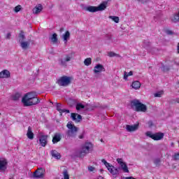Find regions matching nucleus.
<instances>
[{"label": "nucleus", "mask_w": 179, "mask_h": 179, "mask_svg": "<svg viewBox=\"0 0 179 179\" xmlns=\"http://www.w3.org/2000/svg\"><path fill=\"white\" fill-rule=\"evenodd\" d=\"M27 136L28 139H30L31 141H33V139H34V133H33V131L31 130V127H28Z\"/></svg>", "instance_id": "obj_17"}, {"label": "nucleus", "mask_w": 179, "mask_h": 179, "mask_svg": "<svg viewBox=\"0 0 179 179\" xmlns=\"http://www.w3.org/2000/svg\"><path fill=\"white\" fill-rule=\"evenodd\" d=\"M117 162L118 164H120V166H121L122 170L124 171V173H129V170H128V166H127V164H125V162L122 161V159L118 158L117 159Z\"/></svg>", "instance_id": "obj_13"}, {"label": "nucleus", "mask_w": 179, "mask_h": 179, "mask_svg": "<svg viewBox=\"0 0 179 179\" xmlns=\"http://www.w3.org/2000/svg\"><path fill=\"white\" fill-rule=\"evenodd\" d=\"M94 166H88L89 171H94Z\"/></svg>", "instance_id": "obj_41"}, {"label": "nucleus", "mask_w": 179, "mask_h": 179, "mask_svg": "<svg viewBox=\"0 0 179 179\" xmlns=\"http://www.w3.org/2000/svg\"><path fill=\"white\" fill-rule=\"evenodd\" d=\"M62 37L65 43H68V41L71 38V33H69V31H66L65 34H63Z\"/></svg>", "instance_id": "obj_21"}, {"label": "nucleus", "mask_w": 179, "mask_h": 179, "mask_svg": "<svg viewBox=\"0 0 179 179\" xmlns=\"http://www.w3.org/2000/svg\"><path fill=\"white\" fill-rule=\"evenodd\" d=\"M61 106H62V104L61 103H57V111H61Z\"/></svg>", "instance_id": "obj_39"}, {"label": "nucleus", "mask_w": 179, "mask_h": 179, "mask_svg": "<svg viewBox=\"0 0 179 179\" xmlns=\"http://www.w3.org/2000/svg\"><path fill=\"white\" fill-rule=\"evenodd\" d=\"M84 136H85V134H83L79 136V138L80 139H83Z\"/></svg>", "instance_id": "obj_45"}, {"label": "nucleus", "mask_w": 179, "mask_h": 179, "mask_svg": "<svg viewBox=\"0 0 179 179\" xmlns=\"http://www.w3.org/2000/svg\"><path fill=\"white\" fill-rule=\"evenodd\" d=\"M61 134L59 133H55L53 138H52V143L55 144V143H58V142H60L61 141Z\"/></svg>", "instance_id": "obj_16"}, {"label": "nucleus", "mask_w": 179, "mask_h": 179, "mask_svg": "<svg viewBox=\"0 0 179 179\" xmlns=\"http://www.w3.org/2000/svg\"><path fill=\"white\" fill-rule=\"evenodd\" d=\"M171 146H174V143H171Z\"/></svg>", "instance_id": "obj_51"}, {"label": "nucleus", "mask_w": 179, "mask_h": 179, "mask_svg": "<svg viewBox=\"0 0 179 179\" xmlns=\"http://www.w3.org/2000/svg\"><path fill=\"white\" fill-rule=\"evenodd\" d=\"M19 38L20 43H22V41H24V40L26 39V36H24V32L23 31H20Z\"/></svg>", "instance_id": "obj_26"}, {"label": "nucleus", "mask_w": 179, "mask_h": 179, "mask_svg": "<svg viewBox=\"0 0 179 179\" xmlns=\"http://www.w3.org/2000/svg\"><path fill=\"white\" fill-rule=\"evenodd\" d=\"M108 57H120V55L115 53L113 52H108Z\"/></svg>", "instance_id": "obj_33"}, {"label": "nucleus", "mask_w": 179, "mask_h": 179, "mask_svg": "<svg viewBox=\"0 0 179 179\" xmlns=\"http://www.w3.org/2000/svg\"><path fill=\"white\" fill-rule=\"evenodd\" d=\"M59 113H60V114H62V113H66V114H69L70 111L67 109H61Z\"/></svg>", "instance_id": "obj_37"}, {"label": "nucleus", "mask_w": 179, "mask_h": 179, "mask_svg": "<svg viewBox=\"0 0 179 179\" xmlns=\"http://www.w3.org/2000/svg\"><path fill=\"white\" fill-rule=\"evenodd\" d=\"M106 8H107V2H103L97 7L90 6L85 8V10H87V12H91V13H94L96 12L104 10Z\"/></svg>", "instance_id": "obj_5"}, {"label": "nucleus", "mask_w": 179, "mask_h": 179, "mask_svg": "<svg viewBox=\"0 0 179 179\" xmlns=\"http://www.w3.org/2000/svg\"><path fill=\"white\" fill-rule=\"evenodd\" d=\"M44 176H45V169L38 168L34 172V178H44Z\"/></svg>", "instance_id": "obj_9"}, {"label": "nucleus", "mask_w": 179, "mask_h": 179, "mask_svg": "<svg viewBox=\"0 0 179 179\" xmlns=\"http://www.w3.org/2000/svg\"><path fill=\"white\" fill-rule=\"evenodd\" d=\"M71 117L73 121H75L76 122H80V121L82 120V115L78 113H71Z\"/></svg>", "instance_id": "obj_14"}, {"label": "nucleus", "mask_w": 179, "mask_h": 179, "mask_svg": "<svg viewBox=\"0 0 179 179\" xmlns=\"http://www.w3.org/2000/svg\"><path fill=\"white\" fill-rule=\"evenodd\" d=\"M50 40L53 43V44H55V43H58V38L57 34H53L52 37L50 38Z\"/></svg>", "instance_id": "obj_27"}, {"label": "nucleus", "mask_w": 179, "mask_h": 179, "mask_svg": "<svg viewBox=\"0 0 179 179\" xmlns=\"http://www.w3.org/2000/svg\"><path fill=\"white\" fill-rule=\"evenodd\" d=\"M123 179H136V178L132 176H129V177L123 178Z\"/></svg>", "instance_id": "obj_44"}, {"label": "nucleus", "mask_w": 179, "mask_h": 179, "mask_svg": "<svg viewBox=\"0 0 179 179\" xmlns=\"http://www.w3.org/2000/svg\"><path fill=\"white\" fill-rule=\"evenodd\" d=\"M20 9H22V6L18 5L17 6L15 7L14 8V12H15L16 13H17V12H20Z\"/></svg>", "instance_id": "obj_35"}, {"label": "nucleus", "mask_w": 179, "mask_h": 179, "mask_svg": "<svg viewBox=\"0 0 179 179\" xmlns=\"http://www.w3.org/2000/svg\"><path fill=\"white\" fill-rule=\"evenodd\" d=\"M131 106L135 107V110L137 112L146 113L148 108L146 106L141 103L138 100H134L131 101Z\"/></svg>", "instance_id": "obj_3"}, {"label": "nucleus", "mask_w": 179, "mask_h": 179, "mask_svg": "<svg viewBox=\"0 0 179 179\" xmlns=\"http://www.w3.org/2000/svg\"><path fill=\"white\" fill-rule=\"evenodd\" d=\"M0 78H10V72L8 70H4L0 72Z\"/></svg>", "instance_id": "obj_18"}, {"label": "nucleus", "mask_w": 179, "mask_h": 179, "mask_svg": "<svg viewBox=\"0 0 179 179\" xmlns=\"http://www.w3.org/2000/svg\"><path fill=\"white\" fill-rule=\"evenodd\" d=\"M0 115H1V113H0Z\"/></svg>", "instance_id": "obj_52"}, {"label": "nucleus", "mask_w": 179, "mask_h": 179, "mask_svg": "<svg viewBox=\"0 0 179 179\" xmlns=\"http://www.w3.org/2000/svg\"><path fill=\"white\" fill-rule=\"evenodd\" d=\"M20 43V46L22 48V50H27L30 45V42L29 41H22Z\"/></svg>", "instance_id": "obj_19"}, {"label": "nucleus", "mask_w": 179, "mask_h": 179, "mask_svg": "<svg viewBox=\"0 0 179 179\" xmlns=\"http://www.w3.org/2000/svg\"><path fill=\"white\" fill-rule=\"evenodd\" d=\"M71 59H72V57L69 56H66L65 59H60L61 65H62V66H66V62H69Z\"/></svg>", "instance_id": "obj_22"}, {"label": "nucleus", "mask_w": 179, "mask_h": 179, "mask_svg": "<svg viewBox=\"0 0 179 179\" xmlns=\"http://www.w3.org/2000/svg\"><path fill=\"white\" fill-rule=\"evenodd\" d=\"M162 71H164V72H167V71H170V69L169 67L163 66Z\"/></svg>", "instance_id": "obj_38"}, {"label": "nucleus", "mask_w": 179, "mask_h": 179, "mask_svg": "<svg viewBox=\"0 0 179 179\" xmlns=\"http://www.w3.org/2000/svg\"><path fill=\"white\" fill-rule=\"evenodd\" d=\"M64 27H62V28H60V29H59V31H60V33H62V31H64Z\"/></svg>", "instance_id": "obj_47"}, {"label": "nucleus", "mask_w": 179, "mask_h": 179, "mask_svg": "<svg viewBox=\"0 0 179 179\" xmlns=\"http://www.w3.org/2000/svg\"><path fill=\"white\" fill-rule=\"evenodd\" d=\"M177 103H179V99H176Z\"/></svg>", "instance_id": "obj_50"}, {"label": "nucleus", "mask_w": 179, "mask_h": 179, "mask_svg": "<svg viewBox=\"0 0 179 179\" xmlns=\"http://www.w3.org/2000/svg\"><path fill=\"white\" fill-rule=\"evenodd\" d=\"M139 128V124H134V125H127L126 129L128 131V132H134V131H136Z\"/></svg>", "instance_id": "obj_15"}, {"label": "nucleus", "mask_w": 179, "mask_h": 179, "mask_svg": "<svg viewBox=\"0 0 179 179\" xmlns=\"http://www.w3.org/2000/svg\"><path fill=\"white\" fill-rule=\"evenodd\" d=\"M164 92L160 91L154 94L155 97H160L161 96H163Z\"/></svg>", "instance_id": "obj_36"}, {"label": "nucleus", "mask_w": 179, "mask_h": 179, "mask_svg": "<svg viewBox=\"0 0 179 179\" xmlns=\"http://www.w3.org/2000/svg\"><path fill=\"white\" fill-rule=\"evenodd\" d=\"M51 155H52V157L57 159V160H59V159H61V154H59L55 150L51 151Z\"/></svg>", "instance_id": "obj_23"}, {"label": "nucleus", "mask_w": 179, "mask_h": 179, "mask_svg": "<svg viewBox=\"0 0 179 179\" xmlns=\"http://www.w3.org/2000/svg\"><path fill=\"white\" fill-rule=\"evenodd\" d=\"M101 162H102V163H103V164L106 166V167H107L108 171L110 172V174L114 176L115 178L118 176V174H120V171H119L120 168L116 169L113 165H110V163L107 162V161H106V159H102Z\"/></svg>", "instance_id": "obj_6"}, {"label": "nucleus", "mask_w": 179, "mask_h": 179, "mask_svg": "<svg viewBox=\"0 0 179 179\" xmlns=\"http://www.w3.org/2000/svg\"><path fill=\"white\" fill-rule=\"evenodd\" d=\"M12 99L14 101H17V100H19L20 99V94L17 93V94L13 95Z\"/></svg>", "instance_id": "obj_31"}, {"label": "nucleus", "mask_w": 179, "mask_h": 179, "mask_svg": "<svg viewBox=\"0 0 179 179\" xmlns=\"http://www.w3.org/2000/svg\"><path fill=\"white\" fill-rule=\"evenodd\" d=\"M11 36H12V34H10V33L7 34V35H6V38H7L8 40H9V38H10Z\"/></svg>", "instance_id": "obj_42"}, {"label": "nucleus", "mask_w": 179, "mask_h": 179, "mask_svg": "<svg viewBox=\"0 0 179 179\" xmlns=\"http://www.w3.org/2000/svg\"><path fill=\"white\" fill-rule=\"evenodd\" d=\"M66 127L68 128L66 135L70 138H75L78 134V131H79V128L76 127L75 124H72L71 122H68Z\"/></svg>", "instance_id": "obj_2"}, {"label": "nucleus", "mask_w": 179, "mask_h": 179, "mask_svg": "<svg viewBox=\"0 0 179 179\" xmlns=\"http://www.w3.org/2000/svg\"><path fill=\"white\" fill-rule=\"evenodd\" d=\"M85 108V105L82 104V103H78L76 105V110H82Z\"/></svg>", "instance_id": "obj_34"}, {"label": "nucleus", "mask_w": 179, "mask_h": 179, "mask_svg": "<svg viewBox=\"0 0 179 179\" xmlns=\"http://www.w3.org/2000/svg\"><path fill=\"white\" fill-rule=\"evenodd\" d=\"M138 2H141L142 3H145V2H148L149 0H137Z\"/></svg>", "instance_id": "obj_43"}, {"label": "nucleus", "mask_w": 179, "mask_h": 179, "mask_svg": "<svg viewBox=\"0 0 179 179\" xmlns=\"http://www.w3.org/2000/svg\"><path fill=\"white\" fill-rule=\"evenodd\" d=\"M152 124H153V123H152V122H148L149 127H152Z\"/></svg>", "instance_id": "obj_49"}, {"label": "nucleus", "mask_w": 179, "mask_h": 179, "mask_svg": "<svg viewBox=\"0 0 179 179\" xmlns=\"http://www.w3.org/2000/svg\"><path fill=\"white\" fill-rule=\"evenodd\" d=\"M167 34H173V32L171 31H167Z\"/></svg>", "instance_id": "obj_46"}, {"label": "nucleus", "mask_w": 179, "mask_h": 179, "mask_svg": "<svg viewBox=\"0 0 179 179\" xmlns=\"http://www.w3.org/2000/svg\"><path fill=\"white\" fill-rule=\"evenodd\" d=\"M177 50H178V54H179V43H178V45H177Z\"/></svg>", "instance_id": "obj_48"}, {"label": "nucleus", "mask_w": 179, "mask_h": 179, "mask_svg": "<svg viewBox=\"0 0 179 179\" xmlns=\"http://www.w3.org/2000/svg\"><path fill=\"white\" fill-rule=\"evenodd\" d=\"M109 19H111L115 22V23H119L120 22V17L117 16L110 15L109 16Z\"/></svg>", "instance_id": "obj_29"}, {"label": "nucleus", "mask_w": 179, "mask_h": 179, "mask_svg": "<svg viewBox=\"0 0 179 179\" xmlns=\"http://www.w3.org/2000/svg\"><path fill=\"white\" fill-rule=\"evenodd\" d=\"M101 72H106V69L104 66L101 64H98L94 67V73L97 75L99 73H101Z\"/></svg>", "instance_id": "obj_11"}, {"label": "nucleus", "mask_w": 179, "mask_h": 179, "mask_svg": "<svg viewBox=\"0 0 179 179\" xmlns=\"http://www.w3.org/2000/svg\"><path fill=\"white\" fill-rule=\"evenodd\" d=\"M41 10H43V6H41V4H39L38 6H36L33 9V13L35 15H38V13H40V12H41Z\"/></svg>", "instance_id": "obj_20"}, {"label": "nucleus", "mask_w": 179, "mask_h": 179, "mask_svg": "<svg viewBox=\"0 0 179 179\" xmlns=\"http://www.w3.org/2000/svg\"><path fill=\"white\" fill-rule=\"evenodd\" d=\"M145 135L154 141H161V139L164 137V134L160 132L152 134V131H147Z\"/></svg>", "instance_id": "obj_8"}, {"label": "nucleus", "mask_w": 179, "mask_h": 179, "mask_svg": "<svg viewBox=\"0 0 179 179\" xmlns=\"http://www.w3.org/2000/svg\"><path fill=\"white\" fill-rule=\"evenodd\" d=\"M171 20L173 23H177V22H178V20H179V10H178V13H175L173 15V16L171 17Z\"/></svg>", "instance_id": "obj_24"}, {"label": "nucleus", "mask_w": 179, "mask_h": 179, "mask_svg": "<svg viewBox=\"0 0 179 179\" xmlns=\"http://www.w3.org/2000/svg\"><path fill=\"white\" fill-rule=\"evenodd\" d=\"M174 159L175 160H179V153L175 154Z\"/></svg>", "instance_id": "obj_40"}, {"label": "nucleus", "mask_w": 179, "mask_h": 179, "mask_svg": "<svg viewBox=\"0 0 179 179\" xmlns=\"http://www.w3.org/2000/svg\"><path fill=\"white\" fill-rule=\"evenodd\" d=\"M92 150H93V144L91 143H85L79 152L80 157H84L87 153L92 152Z\"/></svg>", "instance_id": "obj_4"}, {"label": "nucleus", "mask_w": 179, "mask_h": 179, "mask_svg": "<svg viewBox=\"0 0 179 179\" xmlns=\"http://www.w3.org/2000/svg\"><path fill=\"white\" fill-rule=\"evenodd\" d=\"M48 136L47 135H41L39 137V143L43 148H45L47 146V143H48Z\"/></svg>", "instance_id": "obj_12"}, {"label": "nucleus", "mask_w": 179, "mask_h": 179, "mask_svg": "<svg viewBox=\"0 0 179 179\" xmlns=\"http://www.w3.org/2000/svg\"><path fill=\"white\" fill-rule=\"evenodd\" d=\"M22 103L24 106L29 107V106H35L36 104H38V103H40V99L37 98V93L28 92L22 98Z\"/></svg>", "instance_id": "obj_1"}, {"label": "nucleus", "mask_w": 179, "mask_h": 179, "mask_svg": "<svg viewBox=\"0 0 179 179\" xmlns=\"http://www.w3.org/2000/svg\"><path fill=\"white\" fill-rule=\"evenodd\" d=\"M153 162L155 164V166H160V163H161L160 158H156L155 159H154Z\"/></svg>", "instance_id": "obj_32"}, {"label": "nucleus", "mask_w": 179, "mask_h": 179, "mask_svg": "<svg viewBox=\"0 0 179 179\" xmlns=\"http://www.w3.org/2000/svg\"><path fill=\"white\" fill-rule=\"evenodd\" d=\"M72 78L71 77H68L66 76H64L61 77L58 80L57 83L59 86H69L71 85V81Z\"/></svg>", "instance_id": "obj_7"}, {"label": "nucleus", "mask_w": 179, "mask_h": 179, "mask_svg": "<svg viewBox=\"0 0 179 179\" xmlns=\"http://www.w3.org/2000/svg\"><path fill=\"white\" fill-rule=\"evenodd\" d=\"M133 89L138 90V89L141 88V83L139 81H134L131 85Z\"/></svg>", "instance_id": "obj_25"}, {"label": "nucleus", "mask_w": 179, "mask_h": 179, "mask_svg": "<svg viewBox=\"0 0 179 179\" xmlns=\"http://www.w3.org/2000/svg\"><path fill=\"white\" fill-rule=\"evenodd\" d=\"M84 64L86 66H89V65H92V58L89 57L85 59Z\"/></svg>", "instance_id": "obj_30"}, {"label": "nucleus", "mask_w": 179, "mask_h": 179, "mask_svg": "<svg viewBox=\"0 0 179 179\" xmlns=\"http://www.w3.org/2000/svg\"><path fill=\"white\" fill-rule=\"evenodd\" d=\"M8 169V160L4 158H0V173H5Z\"/></svg>", "instance_id": "obj_10"}, {"label": "nucleus", "mask_w": 179, "mask_h": 179, "mask_svg": "<svg viewBox=\"0 0 179 179\" xmlns=\"http://www.w3.org/2000/svg\"><path fill=\"white\" fill-rule=\"evenodd\" d=\"M134 75V72H132L131 71L130 72H127L124 71V80H128V76H132Z\"/></svg>", "instance_id": "obj_28"}]
</instances>
